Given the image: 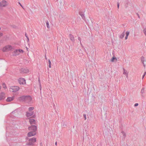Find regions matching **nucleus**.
<instances>
[{
    "mask_svg": "<svg viewBox=\"0 0 146 146\" xmlns=\"http://www.w3.org/2000/svg\"><path fill=\"white\" fill-rule=\"evenodd\" d=\"M19 100L21 101L29 102L31 101L32 98L29 96H23L20 97Z\"/></svg>",
    "mask_w": 146,
    "mask_h": 146,
    "instance_id": "obj_1",
    "label": "nucleus"
},
{
    "mask_svg": "<svg viewBox=\"0 0 146 146\" xmlns=\"http://www.w3.org/2000/svg\"><path fill=\"white\" fill-rule=\"evenodd\" d=\"M13 48L12 46L10 45H8L5 46L3 48V51L4 52H8L11 50Z\"/></svg>",
    "mask_w": 146,
    "mask_h": 146,
    "instance_id": "obj_2",
    "label": "nucleus"
},
{
    "mask_svg": "<svg viewBox=\"0 0 146 146\" xmlns=\"http://www.w3.org/2000/svg\"><path fill=\"white\" fill-rule=\"evenodd\" d=\"M36 141V138L35 137H33L29 140V142L28 143L27 145H33L34 143Z\"/></svg>",
    "mask_w": 146,
    "mask_h": 146,
    "instance_id": "obj_3",
    "label": "nucleus"
},
{
    "mask_svg": "<svg viewBox=\"0 0 146 146\" xmlns=\"http://www.w3.org/2000/svg\"><path fill=\"white\" fill-rule=\"evenodd\" d=\"M19 87L17 86H12L10 88V91L13 92H16L19 90Z\"/></svg>",
    "mask_w": 146,
    "mask_h": 146,
    "instance_id": "obj_4",
    "label": "nucleus"
},
{
    "mask_svg": "<svg viewBox=\"0 0 146 146\" xmlns=\"http://www.w3.org/2000/svg\"><path fill=\"white\" fill-rule=\"evenodd\" d=\"M28 129L29 131L36 132L37 130V127L35 125H32L29 127Z\"/></svg>",
    "mask_w": 146,
    "mask_h": 146,
    "instance_id": "obj_5",
    "label": "nucleus"
},
{
    "mask_svg": "<svg viewBox=\"0 0 146 146\" xmlns=\"http://www.w3.org/2000/svg\"><path fill=\"white\" fill-rule=\"evenodd\" d=\"M20 73H27L29 72V70L27 68H22L20 70Z\"/></svg>",
    "mask_w": 146,
    "mask_h": 146,
    "instance_id": "obj_6",
    "label": "nucleus"
},
{
    "mask_svg": "<svg viewBox=\"0 0 146 146\" xmlns=\"http://www.w3.org/2000/svg\"><path fill=\"white\" fill-rule=\"evenodd\" d=\"M1 7H4L7 5L8 3L5 0H3L1 2Z\"/></svg>",
    "mask_w": 146,
    "mask_h": 146,
    "instance_id": "obj_7",
    "label": "nucleus"
},
{
    "mask_svg": "<svg viewBox=\"0 0 146 146\" xmlns=\"http://www.w3.org/2000/svg\"><path fill=\"white\" fill-rule=\"evenodd\" d=\"M36 134V132L31 131L28 133V137H31L35 135Z\"/></svg>",
    "mask_w": 146,
    "mask_h": 146,
    "instance_id": "obj_8",
    "label": "nucleus"
},
{
    "mask_svg": "<svg viewBox=\"0 0 146 146\" xmlns=\"http://www.w3.org/2000/svg\"><path fill=\"white\" fill-rule=\"evenodd\" d=\"M5 98V94L4 92H1L0 94V100H4Z\"/></svg>",
    "mask_w": 146,
    "mask_h": 146,
    "instance_id": "obj_9",
    "label": "nucleus"
},
{
    "mask_svg": "<svg viewBox=\"0 0 146 146\" xmlns=\"http://www.w3.org/2000/svg\"><path fill=\"white\" fill-rule=\"evenodd\" d=\"M19 52L18 49L15 50L13 52V55L14 56L18 55L19 54Z\"/></svg>",
    "mask_w": 146,
    "mask_h": 146,
    "instance_id": "obj_10",
    "label": "nucleus"
},
{
    "mask_svg": "<svg viewBox=\"0 0 146 146\" xmlns=\"http://www.w3.org/2000/svg\"><path fill=\"white\" fill-rule=\"evenodd\" d=\"M19 82L21 84H24L26 82L24 78H20L19 80Z\"/></svg>",
    "mask_w": 146,
    "mask_h": 146,
    "instance_id": "obj_11",
    "label": "nucleus"
},
{
    "mask_svg": "<svg viewBox=\"0 0 146 146\" xmlns=\"http://www.w3.org/2000/svg\"><path fill=\"white\" fill-rule=\"evenodd\" d=\"M79 15L81 16L82 19L84 20L85 19V17H84V13L80 11L79 12Z\"/></svg>",
    "mask_w": 146,
    "mask_h": 146,
    "instance_id": "obj_12",
    "label": "nucleus"
},
{
    "mask_svg": "<svg viewBox=\"0 0 146 146\" xmlns=\"http://www.w3.org/2000/svg\"><path fill=\"white\" fill-rule=\"evenodd\" d=\"M29 122L31 125L35 124H36V121L34 119H30L29 120Z\"/></svg>",
    "mask_w": 146,
    "mask_h": 146,
    "instance_id": "obj_13",
    "label": "nucleus"
},
{
    "mask_svg": "<svg viewBox=\"0 0 146 146\" xmlns=\"http://www.w3.org/2000/svg\"><path fill=\"white\" fill-rule=\"evenodd\" d=\"M14 96L8 97L7 99V102L11 101L14 99Z\"/></svg>",
    "mask_w": 146,
    "mask_h": 146,
    "instance_id": "obj_14",
    "label": "nucleus"
},
{
    "mask_svg": "<svg viewBox=\"0 0 146 146\" xmlns=\"http://www.w3.org/2000/svg\"><path fill=\"white\" fill-rule=\"evenodd\" d=\"M33 114V112H27L26 116L27 117H30Z\"/></svg>",
    "mask_w": 146,
    "mask_h": 146,
    "instance_id": "obj_15",
    "label": "nucleus"
},
{
    "mask_svg": "<svg viewBox=\"0 0 146 146\" xmlns=\"http://www.w3.org/2000/svg\"><path fill=\"white\" fill-rule=\"evenodd\" d=\"M69 36L70 39L72 41V42H74V37L73 35L71 34H70Z\"/></svg>",
    "mask_w": 146,
    "mask_h": 146,
    "instance_id": "obj_16",
    "label": "nucleus"
},
{
    "mask_svg": "<svg viewBox=\"0 0 146 146\" xmlns=\"http://www.w3.org/2000/svg\"><path fill=\"white\" fill-rule=\"evenodd\" d=\"M125 36V31L120 35H119V38H123Z\"/></svg>",
    "mask_w": 146,
    "mask_h": 146,
    "instance_id": "obj_17",
    "label": "nucleus"
},
{
    "mask_svg": "<svg viewBox=\"0 0 146 146\" xmlns=\"http://www.w3.org/2000/svg\"><path fill=\"white\" fill-rule=\"evenodd\" d=\"M123 74L125 75L127 77H128V72L124 68H123Z\"/></svg>",
    "mask_w": 146,
    "mask_h": 146,
    "instance_id": "obj_18",
    "label": "nucleus"
},
{
    "mask_svg": "<svg viewBox=\"0 0 146 146\" xmlns=\"http://www.w3.org/2000/svg\"><path fill=\"white\" fill-rule=\"evenodd\" d=\"M121 134L123 135V138H125L126 137V135L125 133L123 131H122L121 132Z\"/></svg>",
    "mask_w": 146,
    "mask_h": 146,
    "instance_id": "obj_19",
    "label": "nucleus"
},
{
    "mask_svg": "<svg viewBox=\"0 0 146 146\" xmlns=\"http://www.w3.org/2000/svg\"><path fill=\"white\" fill-rule=\"evenodd\" d=\"M141 62H144V57L143 56H142L141 57Z\"/></svg>",
    "mask_w": 146,
    "mask_h": 146,
    "instance_id": "obj_20",
    "label": "nucleus"
},
{
    "mask_svg": "<svg viewBox=\"0 0 146 146\" xmlns=\"http://www.w3.org/2000/svg\"><path fill=\"white\" fill-rule=\"evenodd\" d=\"M46 27H47V28L48 29H49L50 28V26H49V23H48V21H47L46 22Z\"/></svg>",
    "mask_w": 146,
    "mask_h": 146,
    "instance_id": "obj_21",
    "label": "nucleus"
},
{
    "mask_svg": "<svg viewBox=\"0 0 146 146\" xmlns=\"http://www.w3.org/2000/svg\"><path fill=\"white\" fill-rule=\"evenodd\" d=\"M34 109V108L33 107H30L29 108V111H31L33 110Z\"/></svg>",
    "mask_w": 146,
    "mask_h": 146,
    "instance_id": "obj_22",
    "label": "nucleus"
},
{
    "mask_svg": "<svg viewBox=\"0 0 146 146\" xmlns=\"http://www.w3.org/2000/svg\"><path fill=\"white\" fill-rule=\"evenodd\" d=\"M48 63L49 64V68H51V63L50 61V60H48Z\"/></svg>",
    "mask_w": 146,
    "mask_h": 146,
    "instance_id": "obj_23",
    "label": "nucleus"
},
{
    "mask_svg": "<svg viewBox=\"0 0 146 146\" xmlns=\"http://www.w3.org/2000/svg\"><path fill=\"white\" fill-rule=\"evenodd\" d=\"M116 59V60H117L116 58L115 57H113L112 58V59H111V62H113L114 61V59Z\"/></svg>",
    "mask_w": 146,
    "mask_h": 146,
    "instance_id": "obj_24",
    "label": "nucleus"
},
{
    "mask_svg": "<svg viewBox=\"0 0 146 146\" xmlns=\"http://www.w3.org/2000/svg\"><path fill=\"white\" fill-rule=\"evenodd\" d=\"M18 50L19 51H20V52H19V53H23V50L21 49H18Z\"/></svg>",
    "mask_w": 146,
    "mask_h": 146,
    "instance_id": "obj_25",
    "label": "nucleus"
},
{
    "mask_svg": "<svg viewBox=\"0 0 146 146\" xmlns=\"http://www.w3.org/2000/svg\"><path fill=\"white\" fill-rule=\"evenodd\" d=\"M146 74V72H145L144 73V74L142 76V79H143L144 78V77L145 76V75Z\"/></svg>",
    "mask_w": 146,
    "mask_h": 146,
    "instance_id": "obj_26",
    "label": "nucleus"
},
{
    "mask_svg": "<svg viewBox=\"0 0 146 146\" xmlns=\"http://www.w3.org/2000/svg\"><path fill=\"white\" fill-rule=\"evenodd\" d=\"M129 32V31H127L126 33V36H128Z\"/></svg>",
    "mask_w": 146,
    "mask_h": 146,
    "instance_id": "obj_27",
    "label": "nucleus"
},
{
    "mask_svg": "<svg viewBox=\"0 0 146 146\" xmlns=\"http://www.w3.org/2000/svg\"><path fill=\"white\" fill-rule=\"evenodd\" d=\"M83 116H84V118L85 120H86V115L85 114H84L83 115Z\"/></svg>",
    "mask_w": 146,
    "mask_h": 146,
    "instance_id": "obj_28",
    "label": "nucleus"
},
{
    "mask_svg": "<svg viewBox=\"0 0 146 146\" xmlns=\"http://www.w3.org/2000/svg\"><path fill=\"white\" fill-rule=\"evenodd\" d=\"M78 40H79L80 41V43L81 45H82L81 43V38L80 37H78Z\"/></svg>",
    "mask_w": 146,
    "mask_h": 146,
    "instance_id": "obj_29",
    "label": "nucleus"
},
{
    "mask_svg": "<svg viewBox=\"0 0 146 146\" xmlns=\"http://www.w3.org/2000/svg\"><path fill=\"white\" fill-rule=\"evenodd\" d=\"M143 32L145 35L146 36V29H144V30H143Z\"/></svg>",
    "mask_w": 146,
    "mask_h": 146,
    "instance_id": "obj_30",
    "label": "nucleus"
},
{
    "mask_svg": "<svg viewBox=\"0 0 146 146\" xmlns=\"http://www.w3.org/2000/svg\"><path fill=\"white\" fill-rule=\"evenodd\" d=\"M144 92V89L143 88H142V89H141V93L142 94Z\"/></svg>",
    "mask_w": 146,
    "mask_h": 146,
    "instance_id": "obj_31",
    "label": "nucleus"
},
{
    "mask_svg": "<svg viewBox=\"0 0 146 146\" xmlns=\"http://www.w3.org/2000/svg\"><path fill=\"white\" fill-rule=\"evenodd\" d=\"M3 87L4 88H6V86H5V85L4 84H3Z\"/></svg>",
    "mask_w": 146,
    "mask_h": 146,
    "instance_id": "obj_32",
    "label": "nucleus"
},
{
    "mask_svg": "<svg viewBox=\"0 0 146 146\" xmlns=\"http://www.w3.org/2000/svg\"><path fill=\"white\" fill-rule=\"evenodd\" d=\"M117 8L118 9H119V3L118 2H117Z\"/></svg>",
    "mask_w": 146,
    "mask_h": 146,
    "instance_id": "obj_33",
    "label": "nucleus"
},
{
    "mask_svg": "<svg viewBox=\"0 0 146 146\" xmlns=\"http://www.w3.org/2000/svg\"><path fill=\"white\" fill-rule=\"evenodd\" d=\"M138 105V104L136 103L135 104L134 106L136 107V106H137Z\"/></svg>",
    "mask_w": 146,
    "mask_h": 146,
    "instance_id": "obj_34",
    "label": "nucleus"
},
{
    "mask_svg": "<svg viewBox=\"0 0 146 146\" xmlns=\"http://www.w3.org/2000/svg\"><path fill=\"white\" fill-rule=\"evenodd\" d=\"M15 111H13L11 113V115H12V114H14V113H15Z\"/></svg>",
    "mask_w": 146,
    "mask_h": 146,
    "instance_id": "obj_35",
    "label": "nucleus"
},
{
    "mask_svg": "<svg viewBox=\"0 0 146 146\" xmlns=\"http://www.w3.org/2000/svg\"><path fill=\"white\" fill-rule=\"evenodd\" d=\"M40 91H41V84H40Z\"/></svg>",
    "mask_w": 146,
    "mask_h": 146,
    "instance_id": "obj_36",
    "label": "nucleus"
},
{
    "mask_svg": "<svg viewBox=\"0 0 146 146\" xmlns=\"http://www.w3.org/2000/svg\"><path fill=\"white\" fill-rule=\"evenodd\" d=\"M136 14H137V15L138 16V18H140V16H139V14L138 13H136Z\"/></svg>",
    "mask_w": 146,
    "mask_h": 146,
    "instance_id": "obj_37",
    "label": "nucleus"
},
{
    "mask_svg": "<svg viewBox=\"0 0 146 146\" xmlns=\"http://www.w3.org/2000/svg\"><path fill=\"white\" fill-rule=\"evenodd\" d=\"M3 33H0V37L2 36L3 35Z\"/></svg>",
    "mask_w": 146,
    "mask_h": 146,
    "instance_id": "obj_38",
    "label": "nucleus"
},
{
    "mask_svg": "<svg viewBox=\"0 0 146 146\" xmlns=\"http://www.w3.org/2000/svg\"><path fill=\"white\" fill-rule=\"evenodd\" d=\"M128 37V36H125V40H126L127 39Z\"/></svg>",
    "mask_w": 146,
    "mask_h": 146,
    "instance_id": "obj_39",
    "label": "nucleus"
},
{
    "mask_svg": "<svg viewBox=\"0 0 146 146\" xmlns=\"http://www.w3.org/2000/svg\"><path fill=\"white\" fill-rule=\"evenodd\" d=\"M143 64V66L145 67V64L144 63V62H142Z\"/></svg>",
    "mask_w": 146,
    "mask_h": 146,
    "instance_id": "obj_40",
    "label": "nucleus"
},
{
    "mask_svg": "<svg viewBox=\"0 0 146 146\" xmlns=\"http://www.w3.org/2000/svg\"><path fill=\"white\" fill-rule=\"evenodd\" d=\"M25 36L27 38V37H28V36L26 33L25 34Z\"/></svg>",
    "mask_w": 146,
    "mask_h": 146,
    "instance_id": "obj_41",
    "label": "nucleus"
},
{
    "mask_svg": "<svg viewBox=\"0 0 146 146\" xmlns=\"http://www.w3.org/2000/svg\"><path fill=\"white\" fill-rule=\"evenodd\" d=\"M19 4L21 6V7H23V6H22V5H21V4L20 3V2H19Z\"/></svg>",
    "mask_w": 146,
    "mask_h": 146,
    "instance_id": "obj_42",
    "label": "nucleus"
},
{
    "mask_svg": "<svg viewBox=\"0 0 146 146\" xmlns=\"http://www.w3.org/2000/svg\"><path fill=\"white\" fill-rule=\"evenodd\" d=\"M27 41L28 42L29 41V37H27Z\"/></svg>",
    "mask_w": 146,
    "mask_h": 146,
    "instance_id": "obj_43",
    "label": "nucleus"
},
{
    "mask_svg": "<svg viewBox=\"0 0 146 146\" xmlns=\"http://www.w3.org/2000/svg\"><path fill=\"white\" fill-rule=\"evenodd\" d=\"M55 145H57V142H56L55 143Z\"/></svg>",
    "mask_w": 146,
    "mask_h": 146,
    "instance_id": "obj_44",
    "label": "nucleus"
},
{
    "mask_svg": "<svg viewBox=\"0 0 146 146\" xmlns=\"http://www.w3.org/2000/svg\"><path fill=\"white\" fill-rule=\"evenodd\" d=\"M15 27H16V26H13V28H15Z\"/></svg>",
    "mask_w": 146,
    "mask_h": 146,
    "instance_id": "obj_45",
    "label": "nucleus"
},
{
    "mask_svg": "<svg viewBox=\"0 0 146 146\" xmlns=\"http://www.w3.org/2000/svg\"><path fill=\"white\" fill-rule=\"evenodd\" d=\"M1 7V2H0V7Z\"/></svg>",
    "mask_w": 146,
    "mask_h": 146,
    "instance_id": "obj_46",
    "label": "nucleus"
},
{
    "mask_svg": "<svg viewBox=\"0 0 146 146\" xmlns=\"http://www.w3.org/2000/svg\"><path fill=\"white\" fill-rule=\"evenodd\" d=\"M1 86H0V89H1Z\"/></svg>",
    "mask_w": 146,
    "mask_h": 146,
    "instance_id": "obj_47",
    "label": "nucleus"
},
{
    "mask_svg": "<svg viewBox=\"0 0 146 146\" xmlns=\"http://www.w3.org/2000/svg\"><path fill=\"white\" fill-rule=\"evenodd\" d=\"M26 48H27V50H28V48L27 47Z\"/></svg>",
    "mask_w": 146,
    "mask_h": 146,
    "instance_id": "obj_48",
    "label": "nucleus"
}]
</instances>
